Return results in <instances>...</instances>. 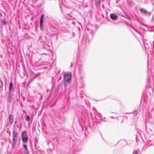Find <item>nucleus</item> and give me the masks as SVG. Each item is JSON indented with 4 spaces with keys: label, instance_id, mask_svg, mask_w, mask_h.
Listing matches in <instances>:
<instances>
[{
    "label": "nucleus",
    "instance_id": "f257e3e1",
    "mask_svg": "<svg viewBox=\"0 0 154 154\" xmlns=\"http://www.w3.org/2000/svg\"><path fill=\"white\" fill-rule=\"evenodd\" d=\"M19 127L18 126H14L13 130L12 135V145L13 146L16 142V140L17 138L18 133L17 132Z\"/></svg>",
    "mask_w": 154,
    "mask_h": 154
},
{
    "label": "nucleus",
    "instance_id": "f03ea898",
    "mask_svg": "<svg viewBox=\"0 0 154 154\" xmlns=\"http://www.w3.org/2000/svg\"><path fill=\"white\" fill-rule=\"evenodd\" d=\"M72 77V75L71 72H67L63 74V80L64 82L68 84L70 83Z\"/></svg>",
    "mask_w": 154,
    "mask_h": 154
},
{
    "label": "nucleus",
    "instance_id": "7ed1b4c3",
    "mask_svg": "<svg viewBox=\"0 0 154 154\" xmlns=\"http://www.w3.org/2000/svg\"><path fill=\"white\" fill-rule=\"evenodd\" d=\"M21 137L22 141L23 142H27L28 140V136L26 131H24L21 134Z\"/></svg>",
    "mask_w": 154,
    "mask_h": 154
},
{
    "label": "nucleus",
    "instance_id": "20e7f679",
    "mask_svg": "<svg viewBox=\"0 0 154 154\" xmlns=\"http://www.w3.org/2000/svg\"><path fill=\"white\" fill-rule=\"evenodd\" d=\"M43 15H42L41 17L40 20V28L41 30L43 29L44 28V21L43 20Z\"/></svg>",
    "mask_w": 154,
    "mask_h": 154
},
{
    "label": "nucleus",
    "instance_id": "39448f33",
    "mask_svg": "<svg viewBox=\"0 0 154 154\" xmlns=\"http://www.w3.org/2000/svg\"><path fill=\"white\" fill-rule=\"evenodd\" d=\"M140 11L143 13L144 14L146 15H150L151 14V13L150 12H148L147 10H145L143 8H141L140 10Z\"/></svg>",
    "mask_w": 154,
    "mask_h": 154
},
{
    "label": "nucleus",
    "instance_id": "423d86ee",
    "mask_svg": "<svg viewBox=\"0 0 154 154\" xmlns=\"http://www.w3.org/2000/svg\"><path fill=\"white\" fill-rule=\"evenodd\" d=\"M110 18L113 20H115L118 19V17L115 13H112L110 15Z\"/></svg>",
    "mask_w": 154,
    "mask_h": 154
},
{
    "label": "nucleus",
    "instance_id": "0eeeda50",
    "mask_svg": "<svg viewBox=\"0 0 154 154\" xmlns=\"http://www.w3.org/2000/svg\"><path fill=\"white\" fill-rule=\"evenodd\" d=\"M23 146L24 147V148L25 152L26 153V154H29V152L28 151V149L27 148V145L25 144H23Z\"/></svg>",
    "mask_w": 154,
    "mask_h": 154
},
{
    "label": "nucleus",
    "instance_id": "6e6552de",
    "mask_svg": "<svg viewBox=\"0 0 154 154\" xmlns=\"http://www.w3.org/2000/svg\"><path fill=\"white\" fill-rule=\"evenodd\" d=\"M12 85L13 83L12 82H11L10 83L9 86V89L11 91L12 90Z\"/></svg>",
    "mask_w": 154,
    "mask_h": 154
},
{
    "label": "nucleus",
    "instance_id": "1a4fd4ad",
    "mask_svg": "<svg viewBox=\"0 0 154 154\" xmlns=\"http://www.w3.org/2000/svg\"><path fill=\"white\" fill-rule=\"evenodd\" d=\"M30 119V117L28 116H27L26 117V119L27 121H29Z\"/></svg>",
    "mask_w": 154,
    "mask_h": 154
},
{
    "label": "nucleus",
    "instance_id": "9d476101",
    "mask_svg": "<svg viewBox=\"0 0 154 154\" xmlns=\"http://www.w3.org/2000/svg\"><path fill=\"white\" fill-rule=\"evenodd\" d=\"M96 2L97 4H99L100 2V0H96Z\"/></svg>",
    "mask_w": 154,
    "mask_h": 154
},
{
    "label": "nucleus",
    "instance_id": "9b49d317",
    "mask_svg": "<svg viewBox=\"0 0 154 154\" xmlns=\"http://www.w3.org/2000/svg\"><path fill=\"white\" fill-rule=\"evenodd\" d=\"M3 86V83L2 82L0 81V87H2Z\"/></svg>",
    "mask_w": 154,
    "mask_h": 154
},
{
    "label": "nucleus",
    "instance_id": "f8f14e48",
    "mask_svg": "<svg viewBox=\"0 0 154 154\" xmlns=\"http://www.w3.org/2000/svg\"><path fill=\"white\" fill-rule=\"evenodd\" d=\"M133 154H138V152L137 150H134L133 152Z\"/></svg>",
    "mask_w": 154,
    "mask_h": 154
},
{
    "label": "nucleus",
    "instance_id": "ddd939ff",
    "mask_svg": "<svg viewBox=\"0 0 154 154\" xmlns=\"http://www.w3.org/2000/svg\"><path fill=\"white\" fill-rule=\"evenodd\" d=\"M12 118H13L12 116L11 115H10L9 117V119L10 120H11V119H12Z\"/></svg>",
    "mask_w": 154,
    "mask_h": 154
},
{
    "label": "nucleus",
    "instance_id": "4468645a",
    "mask_svg": "<svg viewBox=\"0 0 154 154\" xmlns=\"http://www.w3.org/2000/svg\"><path fill=\"white\" fill-rule=\"evenodd\" d=\"M8 101L11 103V96H10L9 99H8Z\"/></svg>",
    "mask_w": 154,
    "mask_h": 154
},
{
    "label": "nucleus",
    "instance_id": "2eb2a0df",
    "mask_svg": "<svg viewBox=\"0 0 154 154\" xmlns=\"http://www.w3.org/2000/svg\"><path fill=\"white\" fill-rule=\"evenodd\" d=\"M128 18L129 19H130V17H128Z\"/></svg>",
    "mask_w": 154,
    "mask_h": 154
},
{
    "label": "nucleus",
    "instance_id": "dca6fc26",
    "mask_svg": "<svg viewBox=\"0 0 154 154\" xmlns=\"http://www.w3.org/2000/svg\"><path fill=\"white\" fill-rule=\"evenodd\" d=\"M72 66V63H71V66H70V67H71V66Z\"/></svg>",
    "mask_w": 154,
    "mask_h": 154
}]
</instances>
